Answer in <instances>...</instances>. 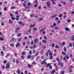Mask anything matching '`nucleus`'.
I'll list each match as a JSON object with an SVG mask.
<instances>
[{
    "label": "nucleus",
    "instance_id": "nucleus-16",
    "mask_svg": "<svg viewBox=\"0 0 74 74\" xmlns=\"http://www.w3.org/2000/svg\"><path fill=\"white\" fill-rule=\"evenodd\" d=\"M65 30L66 31H67L68 32L70 31V29H69V28H66L65 29Z\"/></svg>",
    "mask_w": 74,
    "mask_h": 74
},
{
    "label": "nucleus",
    "instance_id": "nucleus-35",
    "mask_svg": "<svg viewBox=\"0 0 74 74\" xmlns=\"http://www.w3.org/2000/svg\"><path fill=\"white\" fill-rule=\"evenodd\" d=\"M19 62V60H16V64H18Z\"/></svg>",
    "mask_w": 74,
    "mask_h": 74
},
{
    "label": "nucleus",
    "instance_id": "nucleus-21",
    "mask_svg": "<svg viewBox=\"0 0 74 74\" xmlns=\"http://www.w3.org/2000/svg\"><path fill=\"white\" fill-rule=\"evenodd\" d=\"M16 72L18 74H21V71L19 70H18L16 71Z\"/></svg>",
    "mask_w": 74,
    "mask_h": 74
},
{
    "label": "nucleus",
    "instance_id": "nucleus-58",
    "mask_svg": "<svg viewBox=\"0 0 74 74\" xmlns=\"http://www.w3.org/2000/svg\"><path fill=\"white\" fill-rule=\"evenodd\" d=\"M15 19H16V21H18L19 20V18L16 17L15 18Z\"/></svg>",
    "mask_w": 74,
    "mask_h": 74
},
{
    "label": "nucleus",
    "instance_id": "nucleus-33",
    "mask_svg": "<svg viewBox=\"0 0 74 74\" xmlns=\"http://www.w3.org/2000/svg\"><path fill=\"white\" fill-rule=\"evenodd\" d=\"M30 58H31V56H30V55H29L28 56H27L28 59H30Z\"/></svg>",
    "mask_w": 74,
    "mask_h": 74
},
{
    "label": "nucleus",
    "instance_id": "nucleus-20",
    "mask_svg": "<svg viewBox=\"0 0 74 74\" xmlns=\"http://www.w3.org/2000/svg\"><path fill=\"white\" fill-rule=\"evenodd\" d=\"M31 4H32L31 3H30V2H28L27 3V5H28V6H30V5H31Z\"/></svg>",
    "mask_w": 74,
    "mask_h": 74
},
{
    "label": "nucleus",
    "instance_id": "nucleus-2",
    "mask_svg": "<svg viewBox=\"0 0 74 74\" xmlns=\"http://www.w3.org/2000/svg\"><path fill=\"white\" fill-rule=\"evenodd\" d=\"M38 41H39V40H38V39L37 38L34 40V42L36 44H37V42H38Z\"/></svg>",
    "mask_w": 74,
    "mask_h": 74
},
{
    "label": "nucleus",
    "instance_id": "nucleus-19",
    "mask_svg": "<svg viewBox=\"0 0 74 74\" xmlns=\"http://www.w3.org/2000/svg\"><path fill=\"white\" fill-rule=\"evenodd\" d=\"M64 52H66L67 51V49L66 47H64Z\"/></svg>",
    "mask_w": 74,
    "mask_h": 74
},
{
    "label": "nucleus",
    "instance_id": "nucleus-12",
    "mask_svg": "<svg viewBox=\"0 0 74 74\" xmlns=\"http://www.w3.org/2000/svg\"><path fill=\"white\" fill-rule=\"evenodd\" d=\"M27 66L28 67V68H29V69L32 67V66L30 65V64H28L27 65Z\"/></svg>",
    "mask_w": 74,
    "mask_h": 74
},
{
    "label": "nucleus",
    "instance_id": "nucleus-48",
    "mask_svg": "<svg viewBox=\"0 0 74 74\" xmlns=\"http://www.w3.org/2000/svg\"><path fill=\"white\" fill-rule=\"evenodd\" d=\"M73 66H71L69 67V69H73Z\"/></svg>",
    "mask_w": 74,
    "mask_h": 74
},
{
    "label": "nucleus",
    "instance_id": "nucleus-38",
    "mask_svg": "<svg viewBox=\"0 0 74 74\" xmlns=\"http://www.w3.org/2000/svg\"><path fill=\"white\" fill-rule=\"evenodd\" d=\"M44 38L45 40H47V37L46 36H44Z\"/></svg>",
    "mask_w": 74,
    "mask_h": 74
},
{
    "label": "nucleus",
    "instance_id": "nucleus-59",
    "mask_svg": "<svg viewBox=\"0 0 74 74\" xmlns=\"http://www.w3.org/2000/svg\"><path fill=\"white\" fill-rule=\"evenodd\" d=\"M7 63V61L4 60L3 61V63H4V64H5V63Z\"/></svg>",
    "mask_w": 74,
    "mask_h": 74
},
{
    "label": "nucleus",
    "instance_id": "nucleus-36",
    "mask_svg": "<svg viewBox=\"0 0 74 74\" xmlns=\"http://www.w3.org/2000/svg\"><path fill=\"white\" fill-rule=\"evenodd\" d=\"M60 74H64V71H61L60 72Z\"/></svg>",
    "mask_w": 74,
    "mask_h": 74
},
{
    "label": "nucleus",
    "instance_id": "nucleus-50",
    "mask_svg": "<svg viewBox=\"0 0 74 74\" xmlns=\"http://www.w3.org/2000/svg\"><path fill=\"white\" fill-rule=\"evenodd\" d=\"M15 14L16 15H18V11L15 12Z\"/></svg>",
    "mask_w": 74,
    "mask_h": 74
},
{
    "label": "nucleus",
    "instance_id": "nucleus-53",
    "mask_svg": "<svg viewBox=\"0 0 74 74\" xmlns=\"http://www.w3.org/2000/svg\"><path fill=\"white\" fill-rule=\"evenodd\" d=\"M36 45H34V47H33L34 48V49H35V48H36Z\"/></svg>",
    "mask_w": 74,
    "mask_h": 74
},
{
    "label": "nucleus",
    "instance_id": "nucleus-14",
    "mask_svg": "<svg viewBox=\"0 0 74 74\" xmlns=\"http://www.w3.org/2000/svg\"><path fill=\"white\" fill-rule=\"evenodd\" d=\"M15 7L12 6L11 7V10H13V9H15Z\"/></svg>",
    "mask_w": 74,
    "mask_h": 74
},
{
    "label": "nucleus",
    "instance_id": "nucleus-4",
    "mask_svg": "<svg viewBox=\"0 0 74 74\" xmlns=\"http://www.w3.org/2000/svg\"><path fill=\"white\" fill-rule=\"evenodd\" d=\"M58 65H60V67H63V63H61V62H58Z\"/></svg>",
    "mask_w": 74,
    "mask_h": 74
},
{
    "label": "nucleus",
    "instance_id": "nucleus-8",
    "mask_svg": "<svg viewBox=\"0 0 74 74\" xmlns=\"http://www.w3.org/2000/svg\"><path fill=\"white\" fill-rule=\"evenodd\" d=\"M35 26V24H34V25H30V26H29V27L30 28H32V27H34V26Z\"/></svg>",
    "mask_w": 74,
    "mask_h": 74
},
{
    "label": "nucleus",
    "instance_id": "nucleus-43",
    "mask_svg": "<svg viewBox=\"0 0 74 74\" xmlns=\"http://www.w3.org/2000/svg\"><path fill=\"white\" fill-rule=\"evenodd\" d=\"M59 46L57 45H56L55 47L56 48H59Z\"/></svg>",
    "mask_w": 74,
    "mask_h": 74
},
{
    "label": "nucleus",
    "instance_id": "nucleus-25",
    "mask_svg": "<svg viewBox=\"0 0 74 74\" xmlns=\"http://www.w3.org/2000/svg\"><path fill=\"white\" fill-rule=\"evenodd\" d=\"M25 53H26L25 51H24L22 53L21 55H25Z\"/></svg>",
    "mask_w": 74,
    "mask_h": 74
},
{
    "label": "nucleus",
    "instance_id": "nucleus-52",
    "mask_svg": "<svg viewBox=\"0 0 74 74\" xmlns=\"http://www.w3.org/2000/svg\"><path fill=\"white\" fill-rule=\"evenodd\" d=\"M32 52L31 50H30L29 51V54H32Z\"/></svg>",
    "mask_w": 74,
    "mask_h": 74
},
{
    "label": "nucleus",
    "instance_id": "nucleus-15",
    "mask_svg": "<svg viewBox=\"0 0 74 74\" xmlns=\"http://www.w3.org/2000/svg\"><path fill=\"white\" fill-rule=\"evenodd\" d=\"M21 36H22V34H17V37H21Z\"/></svg>",
    "mask_w": 74,
    "mask_h": 74
},
{
    "label": "nucleus",
    "instance_id": "nucleus-34",
    "mask_svg": "<svg viewBox=\"0 0 74 74\" xmlns=\"http://www.w3.org/2000/svg\"><path fill=\"white\" fill-rule=\"evenodd\" d=\"M44 30V29H41V30H40V33H42L43 31Z\"/></svg>",
    "mask_w": 74,
    "mask_h": 74
},
{
    "label": "nucleus",
    "instance_id": "nucleus-64",
    "mask_svg": "<svg viewBox=\"0 0 74 74\" xmlns=\"http://www.w3.org/2000/svg\"><path fill=\"white\" fill-rule=\"evenodd\" d=\"M46 56H48V53L47 52L46 53Z\"/></svg>",
    "mask_w": 74,
    "mask_h": 74
},
{
    "label": "nucleus",
    "instance_id": "nucleus-37",
    "mask_svg": "<svg viewBox=\"0 0 74 74\" xmlns=\"http://www.w3.org/2000/svg\"><path fill=\"white\" fill-rule=\"evenodd\" d=\"M69 47H72V44L71 43H69Z\"/></svg>",
    "mask_w": 74,
    "mask_h": 74
},
{
    "label": "nucleus",
    "instance_id": "nucleus-26",
    "mask_svg": "<svg viewBox=\"0 0 74 74\" xmlns=\"http://www.w3.org/2000/svg\"><path fill=\"white\" fill-rule=\"evenodd\" d=\"M3 49L4 51H5L6 50V49L5 48V46H3Z\"/></svg>",
    "mask_w": 74,
    "mask_h": 74
},
{
    "label": "nucleus",
    "instance_id": "nucleus-42",
    "mask_svg": "<svg viewBox=\"0 0 74 74\" xmlns=\"http://www.w3.org/2000/svg\"><path fill=\"white\" fill-rule=\"evenodd\" d=\"M63 59L64 60V61H65V62H67V60H66V58H65V57H64L63 58Z\"/></svg>",
    "mask_w": 74,
    "mask_h": 74
},
{
    "label": "nucleus",
    "instance_id": "nucleus-55",
    "mask_svg": "<svg viewBox=\"0 0 74 74\" xmlns=\"http://www.w3.org/2000/svg\"><path fill=\"white\" fill-rule=\"evenodd\" d=\"M63 33H64L62 31V32H60V34H63Z\"/></svg>",
    "mask_w": 74,
    "mask_h": 74
},
{
    "label": "nucleus",
    "instance_id": "nucleus-32",
    "mask_svg": "<svg viewBox=\"0 0 74 74\" xmlns=\"http://www.w3.org/2000/svg\"><path fill=\"white\" fill-rule=\"evenodd\" d=\"M51 65V64H50L49 63H48L46 65V66H47V67H49V66H50Z\"/></svg>",
    "mask_w": 74,
    "mask_h": 74
},
{
    "label": "nucleus",
    "instance_id": "nucleus-56",
    "mask_svg": "<svg viewBox=\"0 0 74 74\" xmlns=\"http://www.w3.org/2000/svg\"><path fill=\"white\" fill-rule=\"evenodd\" d=\"M51 46L52 47H55V45H54V44H52Z\"/></svg>",
    "mask_w": 74,
    "mask_h": 74
},
{
    "label": "nucleus",
    "instance_id": "nucleus-17",
    "mask_svg": "<svg viewBox=\"0 0 74 74\" xmlns=\"http://www.w3.org/2000/svg\"><path fill=\"white\" fill-rule=\"evenodd\" d=\"M65 58L67 60H68V59L69 58V56L68 55L66 56Z\"/></svg>",
    "mask_w": 74,
    "mask_h": 74
},
{
    "label": "nucleus",
    "instance_id": "nucleus-61",
    "mask_svg": "<svg viewBox=\"0 0 74 74\" xmlns=\"http://www.w3.org/2000/svg\"><path fill=\"white\" fill-rule=\"evenodd\" d=\"M1 53L2 55H4V53L3 51H1Z\"/></svg>",
    "mask_w": 74,
    "mask_h": 74
},
{
    "label": "nucleus",
    "instance_id": "nucleus-47",
    "mask_svg": "<svg viewBox=\"0 0 74 74\" xmlns=\"http://www.w3.org/2000/svg\"><path fill=\"white\" fill-rule=\"evenodd\" d=\"M7 10V8L6 7L4 8V10L5 11H6V10Z\"/></svg>",
    "mask_w": 74,
    "mask_h": 74
},
{
    "label": "nucleus",
    "instance_id": "nucleus-41",
    "mask_svg": "<svg viewBox=\"0 0 74 74\" xmlns=\"http://www.w3.org/2000/svg\"><path fill=\"white\" fill-rule=\"evenodd\" d=\"M38 5L37 4H36L34 6V7H35V8H36V7H37Z\"/></svg>",
    "mask_w": 74,
    "mask_h": 74
},
{
    "label": "nucleus",
    "instance_id": "nucleus-13",
    "mask_svg": "<svg viewBox=\"0 0 74 74\" xmlns=\"http://www.w3.org/2000/svg\"><path fill=\"white\" fill-rule=\"evenodd\" d=\"M42 42H43V43H46V42H47V41L44 40H42Z\"/></svg>",
    "mask_w": 74,
    "mask_h": 74
},
{
    "label": "nucleus",
    "instance_id": "nucleus-22",
    "mask_svg": "<svg viewBox=\"0 0 74 74\" xmlns=\"http://www.w3.org/2000/svg\"><path fill=\"white\" fill-rule=\"evenodd\" d=\"M37 55H38V51L36 52V54L34 55V56L36 57V56H37Z\"/></svg>",
    "mask_w": 74,
    "mask_h": 74
},
{
    "label": "nucleus",
    "instance_id": "nucleus-28",
    "mask_svg": "<svg viewBox=\"0 0 74 74\" xmlns=\"http://www.w3.org/2000/svg\"><path fill=\"white\" fill-rule=\"evenodd\" d=\"M22 23H23V22L22 21H19L18 22L19 25H21V24H22Z\"/></svg>",
    "mask_w": 74,
    "mask_h": 74
},
{
    "label": "nucleus",
    "instance_id": "nucleus-44",
    "mask_svg": "<svg viewBox=\"0 0 74 74\" xmlns=\"http://www.w3.org/2000/svg\"><path fill=\"white\" fill-rule=\"evenodd\" d=\"M62 14H60V15L58 16H59V18H61V17H62Z\"/></svg>",
    "mask_w": 74,
    "mask_h": 74
},
{
    "label": "nucleus",
    "instance_id": "nucleus-9",
    "mask_svg": "<svg viewBox=\"0 0 74 74\" xmlns=\"http://www.w3.org/2000/svg\"><path fill=\"white\" fill-rule=\"evenodd\" d=\"M56 60L58 62H60V59L59 58H56Z\"/></svg>",
    "mask_w": 74,
    "mask_h": 74
},
{
    "label": "nucleus",
    "instance_id": "nucleus-1",
    "mask_svg": "<svg viewBox=\"0 0 74 74\" xmlns=\"http://www.w3.org/2000/svg\"><path fill=\"white\" fill-rule=\"evenodd\" d=\"M46 4H47V5L48 7H50V6H51V2H50L49 1H48L47 2Z\"/></svg>",
    "mask_w": 74,
    "mask_h": 74
},
{
    "label": "nucleus",
    "instance_id": "nucleus-39",
    "mask_svg": "<svg viewBox=\"0 0 74 74\" xmlns=\"http://www.w3.org/2000/svg\"><path fill=\"white\" fill-rule=\"evenodd\" d=\"M14 40H15V38H13L11 40V41H14Z\"/></svg>",
    "mask_w": 74,
    "mask_h": 74
},
{
    "label": "nucleus",
    "instance_id": "nucleus-18",
    "mask_svg": "<svg viewBox=\"0 0 74 74\" xmlns=\"http://www.w3.org/2000/svg\"><path fill=\"white\" fill-rule=\"evenodd\" d=\"M71 40L72 41H74V35H73L72 38H71Z\"/></svg>",
    "mask_w": 74,
    "mask_h": 74
},
{
    "label": "nucleus",
    "instance_id": "nucleus-6",
    "mask_svg": "<svg viewBox=\"0 0 74 74\" xmlns=\"http://www.w3.org/2000/svg\"><path fill=\"white\" fill-rule=\"evenodd\" d=\"M20 45H21V44L19 43H17L16 45V47H18L19 46H20Z\"/></svg>",
    "mask_w": 74,
    "mask_h": 74
},
{
    "label": "nucleus",
    "instance_id": "nucleus-46",
    "mask_svg": "<svg viewBox=\"0 0 74 74\" xmlns=\"http://www.w3.org/2000/svg\"><path fill=\"white\" fill-rule=\"evenodd\" d=\"M0 40L1 41H3V40H4V38H3L2 37H1L0 38Z\"/></svg>",
    "mask_w": 74,
    "mask_h": 74
},
{
    "label": "nucleus",
    "instance_id": "nucleus-24",
    "mask_svg": "<svg viewBox=\"0 0 74 74\" xmlns=\"http://www.w3.org/2000/svg\"><path fill=\"white\" fill-rule=\"evenodd\" d=\"M10 45L11 47H14V44L13 43H11L10 44Z\"/></svg>",
    "mask_w": 74,
    "mask_h": 74
},
{
    "label": "nucleus",
    "instance_id": "nucleus-62",
    "mask_svg": "<svg viewBox=\"0 0 74 74\" xmlns=\"http://www.w3.org/2000/svg\"><path fill=\"white\" fill-rule=\"evenodd\" d=\"M39 58H40V57L38 56L36 58V60H38Z\"/></svg>",
    "mask_w": 74,
    "mask_h": 74
},
{
    "label": "nucleus",
    "instance_id": "nucleus-30",
    "mask_svg": "<svg viewBox=\"0 0 74 74\" xmlns=\"http://www.w3.org/2000/svg\"><path fill=\"white\" fill-rule=\"evenodd\" d=\"M30 16L31 17H34V15L33 14H31L30 15Z\"/></svg>",
    "mask_w": 74,
    "mask_h": 74
},
{
    "label": "nucleus",
    "instance_id": "nucleus-29",
    "mask_svg": "<svg viewBox=\"0 0 74 74\" xmlns=\"http://www.w3.org/2000/svg\"><path fill=\"white\" fill-rule=\"evenodd\" d=\"M8 56H9V53H8L7 54V55L5 56V58H8Z\"/></svg>",
    "mask_w": 74,
    "mask_h": 74
},
{
    "label": "nucleus",
    "instance_id": "nucleus-10",
    "mask_svg": "<svg viewBox=\"0 0 74 74\" xmlns=\"http://www.w3.org/2000/svg\"><path fill=\"white\" fill-rule=\"evenodd\" d=\"M9 23H10V24H12L13 23H12V21L10 19L9 20Z\"/></svg>",
    "mask_w": 74,
    "mask_h": 74
},
{
    "label": "nucleus",
    "instance_id": "nucleus-63",
    "mask_svg": "<svg viewBox=\"0 0 74 74\" xmlns=\"http://www.w3.org/2000/svg\"><path fill=\"white\" fill-rule=\"evenodd\" d=\"M43 19V18H40L39 19V21H42Z\"/></svg>",
    "mask_w": 74,
    "mask_h": 74
},
{
    "label": "nucleus",
    "instance_id": "nucleus-45",
    "mask_svg": "<svg viewBox=\"0 0 74 74\" xmlns=\"http://www.w3.org/2000/svg\"><path fill=\"white\" fill-rule=\"evenodd\" d=\"M70 21H71V20H70V19H68L67 20V22L68 23H69Z\"/></svg>",
    "mask_w": 74,
    "mask_h": 74
},
{
    "label": "nucleus",
    "instance_id": "nucleus-31",
    "mask_svg": "<svg viewBox=\"0 0 74 74\" xmlns=\"http://www.w3.org/2000/svg\"><path fill=\"white\" fill-rule=\"evenodd\" d=\"M47 53H51V50L49 49L48 50V51H47Z\"/></svg>",
    "mask_w": 74,
    "mask_h": 74
},
{
    "label": "nucleus",
    "instance_id": "nucleus-11",
    "mask_svg": "<svg viewBox=\"0 0 74 74\" xmlns=\"http://www.w3.org/2000/svg\"><path fill=\"white\" fill-rule=\"evenodd\" d=\"M61 22L60 21V20H58V22H57V25H60V23Z\"/></svg>",
    "mask_w": 74,
    "mask_h": 74
},
{
    "label": "nucleus",
    "instance_id": "nucleus-49",
    "mask_svg": "<svg viewBox=\"0 0 74 74\" xmlns=\"http://www.w3.org/2000/svg\"><path fill=\"white\" fill-rule=\"evenodd\" d=\"M49 55L50 56H52V54L51 53H49Z\"/></svg>",
    "mask_w": 74,
    "mask_h": 74
},
{
    "label": "nucleus",
    "instance_id": "nucleus-7",
    "mask_svg": "<svg viewBox=\"0 0 74 74\" xmlns=\"http://www.w3.org/2000/svg\"><path fill=\"white\" fill-rule=\"evenodd\" d=\"M56 72V71L54 70H52V71L51 72V73L52 74H54V73H55Z\"/></svg>",
    "mask_w": 74,
    "mask_h": 74
},
{
    "label": "nucleus",
    "instance_id": "nucleus-27",
    "mask_svg": "<svg viewBox=\"0 0 74 74\" xmlns=\"http://www.w3.org/2000/svg\"><path fill=\"white\" fill-rule=\"evenodd\" d=\"M49 69H50V70L52 69V66H51V65H50L49 66Z\"/></svg>",
    "mask_w": 74,
    "mask_h": 74
},
{
    "label": "nucleus",
    "instance_id": "nucleus-54",
    "mask_svg": "<svg viewBox=\"0 0 74 74\" xmlns=\"http://www.w3.org/2000/svg\"><path fill=\"white\" fill-rule=\"evenodd\" d=\"M11 19H12V20H14V19H15V18H14V17L12 16L11 17Z\"/></svg>",
    "mask_w": 74,
    "mask_h": 74
},
{
    "label": "nucleus",
    "instance_id": "nucleus-40",
    "mask_svg": "<svg viewBox=\"0 0 74 74\" xmlns=\"http://www.w3.org/2000/svg\"><path fill=\"white\" fill-rule=\"evenodd\" d=\"M62 45L63 46V45H65V42H63L62 43Z\"/></svg>",
    "mask_w": 74,
    "mask_h": 74
},
{
    "label": "nucleus",
    "instance_id": "nucleus-57",
    "mask_svg": "<svg viewBox=\"0 0 74 74\" xmlns=\"http://www.w3.org/2000/svg\"><path fill=\"white\" fill-rule=\"evenodd\" d=\"M50 59H53V57H52V56H50Z\"/></svg>",
    "mask_w": 74,
    "mask_h": 74
},
{
    "label": "nucleus",
    "instance_id": "nucleus-60",
    "mask_svg": "<svg viewBox=\"0 0 74 74\" xmlns=\"http://www.w3.org/2000/svg\"><path fill=\"white\" fill-rule=\"evenodd\" d=\"M28 32H29V33H30V32H32V30L31 29H29L28 30Z\"/></svg>",
    "mask_w": 74,
    "mask_h": 74
},
{
    "label": "nucleus",
    "instance_id": "nucleus-3",
    "mask_svg": "<svg viewBox=\"0 0 74 74\" xmlns=\"http://www.w3.org/2000/svg\"><path fill=\"white\" fill-rule=\"evenodd\" d=\"M21 29V28L20 27H18L16 28V31L15 32L16 33H18V30H19L20 29Z\"/></svg>",
    "mask_w": 74,
    "mask_h": 74
},
{
    "label": "nucleus",
    "instance_id": "nucleus-51",
    "mask_svg": "<svg viewBox=\"0 0 74 74\" xmlns=\"http://www.w3.org/2000/svg\"><path fill=\"white\" fill-rule=\"evenodd\" d=\"M25 74H27V71L26 70L25 71Z\"/></svg>",
    "mask_w": 74,
    "mask_h": 74
},
{
    "label": "nucleus",
    "instance_id": "nucleus-23",
    "mask_svg": "<svg viewBox=\"0 0 74 74\" xmlns=\"http://www.w3.org/2000/svg\"><path fill=\"white\" fill-rule=\"evenodd\" d=\"M33 30L34 31H36L37 30V28H36V27H34L33 29Z\"/></svg>",
    "mask_w": 74,
    "mask_h": 74
},
{
    "label": "nucleus",
    "instance_id": "nucleus-5",
    "mask_svg": "<svg viewBox=\"0 0 74 74\" xmlns=\"http://www.w3.org/2000/svg\"><path fill=\"white\" fill-rule=\"evenodd\" d=\"M6 67L8 69H10V64H9V63H8L6 64Z\"/></svg>",
    "mask_w": 74,
    "mask_h": 74
}]
</instances>
